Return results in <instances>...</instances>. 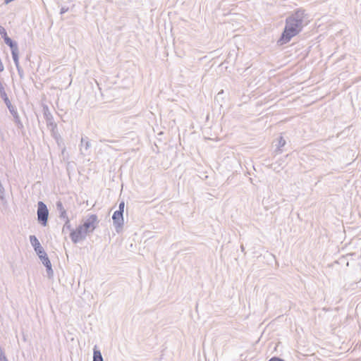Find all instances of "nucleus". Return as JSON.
<instances>
[{
    "label": "nucleus",
    "mask_w": 361,
    "mask_h": 361,
    "mask_svg": "<svg viewBox=\"0 0 361 361\" xmlns=\"http://www.w3.org/2000/svg\"><path fill=\"white\" fill-rule=\"evenodd\" d=\"M301 30V21L295 18L286 20L285 29L281 37L278 41L280 45L288 43L293 37L296 36Z\"/></svg>",
    "instance_id": "f257e3e1"
},
{
    "label": "nucleus",
    "mask_w": 361,
    "mask_h": 361,
    "mask_svg": "<svg viewBox=\"0 0 361 361\" xmlns=\"http://www.w3.org/2000/svg\"><path fill=\"white\" fill-rule=\"evenodd\" d=\"M99 223L98 217L96 214H90L82 224V226L88 233L93 232Z\"/></svg>",
    "instance_id": "f03ea898"
},
{
    "label": "nucleus",
    "mask_w": 361,
    "mask_h": 361,
    "mask_svg": "<svg viewBox=\"0 0 361 361\" xmlns=\"http://www.w3.org/2000/svg\"><path fill=\"white\" fill-rule=\"evenodd\" d=\"M49 211L46 204L42 202H38L37 219L43 226H46L48 220Z\"/></svg>",
    "instance_id": "7ed1b4c3"
},
{
    "label": "nucleus",
    "mask_w": 361,
    "mask_h": 361,
    "mask_svg": "<svg viewBox=\"0 0 361 361\" xmlns=\"http://www.w3.org/2000/svg\"><path fill=\"white\" fill-rule=\"evenodd\" d=\"M88 233L87 231L81 224L71 233V238L74 243H78L82 240Z\"/></svg>",
    "instance_id": "20e7f679"
},
{
    "label": "nucleus",
    "mask_w": 361,
    "mask_h": 361,
    "mask_svg": "<svg viewBox=\"0 0 361 361\" xmlns=\"http://www.w3.org/2000/svg\"><path fill=\"white\" fill-rule=\"evenodd\" d=\"M30 242L32 245L34 247L35 250L37 252L39 257L40 258L43 257V255L45 256V252L44 251L42 247L40 245V243L37 240V238L35 235H31L30 237Z\"/></svg>",
    "instance_id": "39448f33"
},
{
    "label": "nucleus",
    "mask_w": 361,
    "mask_h": 361,
    "mask_svg": "<svg viewBox=\"0 0 361 361\" xmlns=\"http://www.w3.org/2000/svg\"><path fill=\"white\" fill-rule=\"evenodd\" d=\"M112 219L115 223L120 224L123 221V213L120 211H116Z\"/></svg>",
    "instance_id": "423d86ee"
},
{
    "label": "nucleus",
    "mask_w": 361,
    "mask_h": 361,
    "mask_svg": "<svg viewBox=\"0 0 361 361\" xmlns=\"http://www.w3.org/2000/svg\"><path fill=\"white\" fill-rule=\"evenodd\" d=\"M93 361H103V358L100 351L99 350H97L96 348H94Z\"/></svg>",
    "instance_id": "0eeeda50"
},
{
    "label": "nucleus",
    "mask_w": 361,
    "mask_h": 361,
    "mask_svg": "<svg viewBox=\"0 0 361 361\" xmlns=\"http://www.w3.org/2000/svg\"><path fill=\"white\" fill-rule=\"evenodd\" d=\"M5 42L6 44H8L11 50H13V49L15 48H17V46L16 44L11 40V39L10 37H6L5 39H4Z\"/></svg>",
    "instance_id": "6e6552de"
},
{
    "label": "nucleus",
    "mask_w": 361,
    "mask_h": 361,
    "mask_svg": "<svg viewBox=\"0 0 361 361\" xmlns=\"http://www.w3.org/2000/svg\"><path fill=\"white\" fill-rule=\"evenodd\" d=\"M12 51V56H13V59L15 61V63L16 65L18 64V48H15L13 49Z\"/></svg>",
    "instance_id": "1a4fd4ad"
},
{
    "label": "nucleus",
    "mask_w": 361,
    "mask_h": 361,
    "mask_svg": "<svg viewBox=\"0 0 361 361\" xmlns=\"http://www.w3.org/2000/svg\"><path fill=\"white\" fill-rule=\"evenodd\" d=\"M43 259V263L46 265L47 267L49 269H51V262L48 257H47V255L45 254V256L43 255V257L42 258Z\"/></svg>",
    "instance_id": "9d476101"
},
{
    "label": "nucleus",
    "mask_w": 361,
    "mask_h": 361,
    "mask_svg": "<svg viewBox=\"0 0 361 361\" xmlns=\"http://www.w3.org/2000/svg\"><path fill=\"white\" fill-rule=\"evenodd\" d=\"M0 35L4 38V39L8 37L6 30L4 27H0Z\"/></svg>",
    "instance_id": "9b49d317"
},
{
    "label": "nucleus",
    "mask_w": 361,
    "mask_h": 361,
    "mask_svg": "<svg viewBox=\"0 0 361 361\" xmlns=\"http://www.w3.org/2000/svg\"><path fill=\"white\" fill-rule=\"evenodd\" d=\"M124 205L125 204H124L123 202H121L119 204V210L118 211L121 212L122 213L123 212Z\"/></svg>",
    "instance_id": "f8f14e48"
},
{
    "label": "nucleus",
    "mask_w": 361,
    "mask_h": 361,
    "mask_svg": "<svg viewBox=\"0 0 361 361\" xmlns=\"http://www.w3.org/2000/svg\"><path fill=\"white\" fill-rule=\"evenodd\" d=\"M68 11V8H62L61 9V14H63V13H64L67 12Z\"/></svg>",
    "instance_id": "ddd939ff"
},
{
    "label": "nucleus",
    "mask_w": 361,
    "mask_h": 361,
    "mask_svg": "<svg viewBox=\"0 0 361 361\" xmlns=\"http://www.w3.org/2000/svg\"><path fill=\"white\" fill-rule=\"evenodd\" d=\"M1 361H7V360L5 357H4L3 358H1Z\"/></svg>",
    "instance_id": "4468645a"
}]
</instances>
